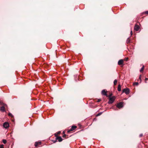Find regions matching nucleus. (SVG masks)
Segmentation results:
<instances>
[{
	"instance_id": "nucleus-1",
	"label": "nucleus",
	"mask_w": 148,
	"mask_h": 148,
	"mask_svg": "<svg viewBox=\"0 0 148 148\" xmlns=\"http://www.w3.org/2000/svg\"><path fill=\"white\" fill-rule=\"evenodd\" d=\"M122 92H124L126 95H128L130 93V89L129 88H124Z\"/></svg>"
},
{
	"instance_id": "nucleus-2",
	"label": "nucleus",
	"mask_w": 148,
	"mask_h": 148,
	"mask_svg": "<svg viewBox=\"0 0 148 148\" xmlns=\"http://www.w3.org/2000/svg\"><path fill=\"white\" fill-rule=\"evenodd\" d=\"M115 99V97L114 96L110 97L109 101L108 102L109 104H111L112 103Z\"/></svg>"
},
{
	"instance_id": "nucleus-3",
	"label": "nucleus",
	"mask_w": 148,
	"mask_h": 148,
	"mask_svg": "<svg viewBox=\"0 0 148 148\" xmlns=\"http://www.w3.org/2000/svg\"><path fill=\"white\" fill-rule=\"evenodd\" d=\"M1 105H3V106L1 107L0 108V110L2 112H4L5 111V106H6L7 105L5 104L1 103Z\"/></svg>"
},
{
	"instance_id": "nucleus-4",
	"label": "nucleus",
	"mask_w": 148,
	"mask_h": 148,
	"mask_svg": "<svg viewBox=\"0 0 148 148\" xmlns=\"http://www.w3.org/2000/svg\"><path fill=\"white\" fill-rule=\"evenodd\" d=\"M123 102H120L117 104L116 107L119 108H122L123 107Z\"/></svg>"
},
{
	"instance_id": "nucleus-5",
	"label": "nucleus",
	"mask_w": 148,
	"mask_h": 148,
	"mask_svg": "<svg viewBox=\"0 0 148 148\" xmlns=\"http://www.w3.org/2000/svg\"><path fill=\"white\" fill-rule=\"evenodd\" d=\"M3 126L5 128H7L9 127V124L7 122H5L3 123Z\"/></svg>"
},
{
	"instance_id": "nucleus-6",
	"label": "nucleus",
	"mask_w": 148,
	"mask_h": 148,
	"mask_svg": "<svg viewBox=\"0 0 148 148\" xmlns=\"http://www.w3.org/2000/svg\"><path fill=\"white\" fill-rule=\"evenodd\" d=\"M139 25H135L134 27V29L136 31H138L139 30Z\"/></svg>"
},
{
	"instance_id": "nucleus-7",
	"label": "nucleus",
	"mask_w": 148,
	"mask_h": 148,
	"mask_svg": "<svg viewBox=\"0 0 148 148\" xmlns=\"http://www.w3.org/2000/svg\"><path fill=\"white\" fill-rule=\"evenodd\" d=\"M56 139L58 140L59 142H60L62 140V139L61 136L57 137L56 138Z\"/></svg>"
},
{
	"instance_id": "nucleus-8",
	"label": "nucleus",
	"mask_w": 148,
	"mask_h": 148,
	"mask_svg": "<svg viewBox=\"0 0 148 148\" xmlns=\"http://www.w3.org/2000/svg\"><path fill=\"white\" fill-rule=\"evenodd\" d=\"M123 60H120L118 62V64L119 65H121L123 64Z\"/></svg>"
},
{
	"instance_id": "nucleus-9",
	"label": "nucleus",
	"mask_w": 148,
	"mask_h": 148,
	"mask_svg": "<svg viewBox=\"0 0 148 148\" xmlns=\"http://www.w3.org/2000/svg\"><path fill=\"white\" fill-rule=\"evenodd\" d=\"M101 93L103 95H107L106 92L105 91V90H103L102 91Z\"/></svg>"
},
{
	"instance_id": "nucleus-10",
	"label": "nucleus",
	"mask_w": 148,
	"mask_h": 148,
	"mask_svg": "<svg viewBox=\"0 0 148 148\" xmlns=\"http://www.w3.org/2000/svg\"><path fill=\"white\" fill-rule=\"evenodd\" d=\"M118 90L119 91H120L121 90V85L120 84H119L118 86Z\"/></svg>"
},
{
	"instance_id": "nucleus-11",
	"label": "nucleus",
	"mask_w": 148,
	"mask_h": 148,
	"mask_svg": "<svg viewBox=\"0 0 148 148\" xmlns=\"http://www.w3.org/2000/svg\"><path fill=\"white\" fill-rule=\"evenodd\" d=\"M41 143L40 142H36L35 143V146L36 147L38 145V144H40Z\"/></svg>"
},
{
	"instance_id": "nucleus-12",
	"label": "nucleus",
	"mask_w": 148,
	"mask_h": 148,
	"mask_svg": "<svg viewBox=\"0 0 148 148\" xmlns=\"http://www.w3.org/2000/svg\"><path fill=\"white\" fill-rule=\"evenodd\" d=\"M77 128V126L75 125H73L72 126L71 128L73 130H75V129Z\"/></svg>"
},
{
	"instance_id": "nucleus-13",
	"label": "nucleus",
	"mask_w": 148,
	"mask_h": 148,
	"mask_svg": "<svg viewBox=\"0 0 148 148\" xmlns=\"http://www.w3.org/2000/svg\"><path fill=\"white\" fill-rule=\"evenodd\" d=\"M117 80L116 79H115L114 81V85H116L117 83Z\"/></svg>"
},
{
	"instance_id": "nucleus-14",
	"label": "nucleus",
	"mask_w": 148,
	"mask_h": 148,
	"mask_svg": "<svg viewBox=\"0 0 148 148\" xmlns=\"http://www.w3.org/2000/svg\"><path fill=\"white\" fill-rule=\"evenodd\" d=\"M73 130L72 129V128H71V129L69 130H68L67 131V133H69L70 132L72 131Z\"/></svg>"
},
{
	"instance_id": "nucleus-15",
	"label": "nucleus",
	"mask_w": 148,
	"mask_h": 148,
	"mask_svg": "<svg viewBox=\"0 0 148 148\" xmlns=\"http://www.w3.org/2000/svg\"><path fill=\"white\" fill-rule=\"evenodd\" d=\"M144 68V66H143L141 68L140 70V72H143Z\"/></svg>"
},
{
	"instance_id": "nucleus-16",
	"label": "nucleus",
	"mask_w": 148,
	"mask_h": 148,
	"mask_svg": "<svg viewBox=\"0 0 148 148\" xmlns=\"http://www.w3.org/2000/svg\"><path fill=\"white\" fill-rule=\"evenodd\" d=\"M130 42V40L129 38H127V43H129Z\"/></svg>"
},
{
	"instance_id": "nucleus-17",
	"label": "nucleus",
	"mask_w": 148,
	"mask_h": 148,
	"mask_svg": "<svg viewBox=\"0 0 148 148\" xmlns=\"http://www.w3.org/2000/svg\"><path fill=\"white\" fill-rule=\"evenodd\" d=\"M3 142L4 143V144H5L6 142H7V141H6V140H5V139H3Z\"/></svg>"
},
{
	"instance_id": "nucleus-18",
	"label": "nucleus",
	"mask_w": 148,
	"mask_h": 148,
	"mask_svg": "<svg viewBox=\"0 0 148 148\" xmlns=\"http://www.w3.org/2000/svg\"><path fill=\"white\" fill-rule=\"evenodd\" d=\"M8 115L9 116H10L11 117H13V115H12V114L11 113H9L8 114Z\"/></svg>"
},
{
	"instance_id": "nucleus-19",
	"label": "nucleus",
	"mask_w": 148,
	"mask_h": 148,
	"mask_svg": "<svg viewBox=\"0 0 148 148\" xmlns=\"http://www.w3.org/2000/svg\"><path fill=\"white\" fill-rule=\"evenodd\" d=\"M102 113V112H100V113H99L96 115V116H100V115H101V114Z\"/></svg>"
},
{
	"instance_id": "nucleus-20",
	"label": "nucleus",
	"mask_w": 148,
	"mask_h": 148,
	"mask_svg": "<svg viewBox=\"0 0 148 148\" xmlns=\"http://www.w3.org/2000/svg\"><path fill=\"white\" fill-rule=\"evenodd\" d=\"M0 148H4V145H0Z\"/></svg>"
},
{
	"instance_id": "nucleus-21",
	"label": "nucleus",
	"mask_w": 148,
	"mask_h": 148,
	"mask_svg": "<svg viewBox=\"0 0 148 148\" xmlns=\"http://www.w3.org/2000/svg\"><path fill=\"white\" fill-rule=\"evenodd\" d=\"M101 101V99H98L97 101V102H99Z\"/></svg>"
},
{
	"instance_id": "nucleus-22",
	"label": "nucleus",
	"mask_w": 148,
	"mask_h": 148,
	"mask_svg": "<svg viewBox=\"0 0 148 148\" xmlns=\"http://www.w3.org/2000/svg\"><path fill=\"white\" fill-rule=\"evenodd\" d=\"M66 135L65 134H64V135H63V138H66Z\"/></svg>"
},
{
	"instance_id": "nucleus-23",
	"label": "nucleus",
	"mask_w": 148,
	"mask_h": 148,
	"mask_svg": "<svg viewBox=\"0 0 148 148\" xmlns=\"http://www.w3.org/2000/svg\"><path fill=\"white\" fill-rule=\"evenodd\" d=\"M143 136V134H140V135H139V136L140 137H141L142 136Z\"/></svg>"
},
{
	"instance_id": "nucleus-24",
	"label": "nucleus",
	"mask_w": 148,
	"mask_h": 148,
	"mask_svg": "<svg viewBox=\"0 0 148 148\" xmlns=\"http://www.w3.org/2000/svg\"><path fill=\"white\" fill-rule=\"evenodd\" d=\"M130 34H131V35H132V30H131V32H130Z\"/></svg>"
},
{
	"instance_id": "nucleus-25",
	"label": "nucleus",
	"mask_w": 148,
	"mask_h": 148,
	"mask_svg": "<svg viewBox=\"0 0 148 148\" xmlns=\"http://www.w3.org/2000/svg\"><path fill=\"white\" fill-rule=\"evenodd\" d=\"M141 75H140L139 76V79L141 80Z\"/></svg>"
},
{
	"instance_id": "nucleus-26",
	"label": "nucleus",
	"mask_w": 148,
	"mask_h": 148,
	"mask_svg": "<svg viewBox=\"0 0 148 148\" xmlns=\"http://www.w3.org/2000/svg\"><path fill=\"white\" fill-rule=\"evenodd\" d=\"M145 12L146 14H148V11H146Z\"/></svg>"
},
{
	"instance_id": "nucleus-27",
	"label": "nucleus",
	"mask_w": 148,
	"mask_h": 148,
	"mask_svg": "<svg viewBox=\"0 0 148 148\" xmlns=\"http://www.w3.org/2000/svg\"><path fill=\"white\" fill-rule=\"evenodd\" d=\"M148 80V78H146L145 79V81H146V80Z\"/></svg>"
},
{
	"instance_id": "nucleus-28",
	"label": "nucleus",
	"mask_w": 148,
	"mask_h": 148,
	"mask_svg": "<svg viewBox=\"0 0 148 148\" xmlns=\"http://www.w3.org/2000/svg\"><path fill=\"white\" fill-rule=\"evenodd\" d=\"M128 60V58H125V60L126 61H127Z\"/></svg>"
},
{
	"instance_id": "nucleus-29",
	"label": "nucleus",
	"mask_w": 148,
	"mask_h": 148,
	"mask_svg": "<svg viewBox=\"0 0 148 148\" xmlns=\"http://www.w3.org/2000/svg\"><path fill=\"white\" fill-rule=\"evenodd\" d=\"M135 83L136 84V85H138V82Z\"/></svg>"
},
{
	"instance_id": "nucleus-30",
	"label": "nucleus",
	"mask_w": 148,
	"mask_h": 148,
	"mask_svg": "<svg viewBox=\"0 0 148 148\" xmlns=\"http://www.w3.org/2000/svg\"><path fill=\"white\" fill-rule=\"evenodd\" d=\"M56 142V141H54V143H55V142Z\"/></svg>"
},
{
	"instance_id": "nucleus-31",
	"label": "nucleus",
	"mask_w": 148,
	"mask_h": 148,
	"mask_svg": "<svg viewBox=\"0 0 148 148\" xmlns=\"http://www.w3.org/2000/svg\"><path fill=\"white\" fill-rule=\"evenodd\" d=\"M145 83H147V82L146 81L145 82Z\"/></svg>"
}]
</instances>
